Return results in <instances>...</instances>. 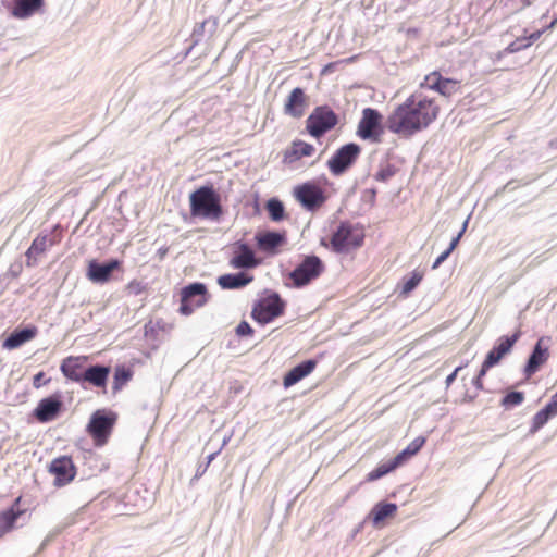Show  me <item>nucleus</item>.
<instances>
[{
  "instance_id": "nucleus-19",
  "label": "nucleus",
  "mask_w": 557,
  "mask_h": 557,
  "mask_svg": "<svg viewBox=\"0 0 557 557\" xmlns=\"http://www.w3.org/2000/svg\"><path fill=\"white\" fill-rule=\"evenodd\" d=\"M60 238L58 237H49L48 235H38L33 240L30 247L27 249L26 256V265L34 267L37 263V259L40 255H42L49 247L58 244Z\"/></svg>"
},
{
  "instance_id": "nucleus-21",
  "label": "nucleus",
  "mask_w": 557,
  "mask_h": 557,
  "mask_svg": "<svg viewBox=\"0 0 557 557\" xmlns=\"http://www.w3.org/2000/svg\"><path fill=\"white\" fill-rule=\"evenodd\" d=\"M22 497L18 496L12 506L0 511V537L4 536L15 528L16 520L25 512L21 508Z\"/></svg>"
},
{
  "instance_id": "nucleus-4",
  "label": "nucleus",
  "mask_w": 557,
  "mask_h": 557,
  "mask_svg": "<svg viewBox=\"0 0 557 557\" xmlns=\"http://www.w3.org/2000/svg\"><path fill=\"white\" fill-rule=\"evenodd\" d=\"M116 420V413L104 409L96 410L91 414L86 431L96 447H102L109 442Z\"/></svg>"
},
{
  "instance_id": "nucleus-14",
  "label": "nucleus",
  "mask_w": 557,
  "mask_h": 557,
  "mask_svg": "<svg viewBox=\"0 0 557 557\" xmlns=\"http://www.w3.org/2000/svg\"><path fill=\"white\" fill-rule=\"evenodd\" d=\"M63 409V403L60 394H54L39 400L33 414L40 423L53 421L59 417Z\"/></svg>"
},
{
  "instance_id": "nucleus-5",
  "label": "nucleus",
  "mask_w": 557,
  "mask_h": 557,
  "mask_svg": "<svg viewBox=\"0 0 557 557\" xmlns=\"http://www.w3.org/2000/svg\"><path fill=\"white\" fill-rule=\"evenodd\" d=\"M338 124L337 114L329 106L313 109L306 120V131L314 138H320Z\"/></svg>"
},
{
  "instance_id": "nucleus-51",
  "label": "nucleus",
  "mask_w": 557,
  "mask_h": 557,
  "mask_svg": "<svg viewBox=\"0 0 557 557\" xmlns=\"http://www.w3.org/2000/svg\"><path fill=\"white\" fill-rule=\"evenodd\" d=\"M557 23V18H555L549 25L547 28H553Z\"/></svg>"
},
{
  "instance_id": "nucleus-29",
  "label": "nucleus",
  "mask_w": 557,
  "mask_h": 557,
  "mask_svg": "<svg viewBox=\"0 0 557 557\" xmlns=\"http://www.w3.org/2000/svg\"><path fill=\"white\" fill-rule=\"evenodd\" d=\"M543 33L544 30H536L530 34L529 36L519 37L515 41L510 42L506 47L505 51L507 53H516L521 50H524L532 46V44L535 42L543 35Z\"/></svg>"
},
{
  "instance_id": "nucleus-8",
  "label": "nucleus",
  "mask_w": 557,
  "mask_h": 557,
  "mask_svg": "<svg viewBox=\"0 0 557 557\" xmlns=\"http://www.w3.org/2000/svg\"><path fill=\"white\" fill-rule=\"evenodd\" d=\"M208 300L207 287L202 283H193L181 290L180 312L184 315L191 314L197 308L202 307Z\"/></svg>"
},
{
  "instance_id": "nucleus-20",
  "label": "nucleus",
  "mask_w": 557,
  "mask_h": 557,
  "mask_svg": "<svg viewBox=\"0 0 557 557\" xmlns=\"http://www.w3.org/2000/svg\"><path fill=\"white\" fill-rule=\"evenodd\" d=\"M257 246L260 250L276 255L280 251V247L286 243L285 233L278 232H264L256 235Z\"/></svg>"
},
{
  "instance_id": "nucleus-30",
  "label": "nucleus",
  "mask_w": 557,
  "mask_h": 557,
  "mask_svg": "<svg viewBox=\"0 0 557 557\" xmlns=\"http://www.w3.org/2000/svg\"><path fill=\"white\" fill-rule=\"evenodd\" d=\"M557 414V408L555 407V404H552L550 401L539 412L535 413V416L532 419V426L531 431L536 432L541 428H543L547 421L555 417Z\"/></svg>"
},
{
  "instance_id": "nucleus-1",
  "label": "nucleus",
  "mask_w": 557,
  "mask_h": 557,
  "mask_svg": "<svg viewBox=\"0 0 557 557\" xmlns=\"http://www.w3.org/2000/svg\"><path fill=\"white\" fill-rule=\"evenodd\" d=\"M441 111L437 97L430 90L417 89L394 108L386 119V127L400 137H411L433 124Z\"/></svg>"
},
{
  "instance_id": "nucleus-13",
  "label": "nucleus",
  "mask_w": 557,
  "mask_h": 557,
  "mask_svg": "<svg viewBox=\"0 0 557 557\" xmlns=\"http://www.w3.org/2000/svg\"><path fill=\"white\" fill-rule=\"evenodd\" d=\"M552 337L550 336H542L537 339L532 354L529 357V360L524 367V375L529 379L534 373L539 371V369L547 362L550 357L549 346H550Z\"/></svg>"
},
{
  "instance_id": "nucleus-43",
  "label": "nucleus",
  "mask_w": 557,
  "mask_h": 557,
  "mask_svg": "<svg viewBox=\"0 0 557 557\" xmlns=\"http://www.w3.org/2000/svg\"><path fill=\"white\" fill-rule=\"evenodd\" d=\"M51 381L50 377L46 379L45 372L40 371L33 377V386L35 388H40L44 385L49 384Z\"/></svg>"
},
{
  "instance_id": "nucleus-46",
  "label": "nucleus",
  "mask_w": 557,
  "mask_h": 557,
  "mask_svg": "<svg viewBox=\"0 0 557 557\" xmlns=\"http://www.w3.org/2000/svg\"><path fill=\"white\" fill-rule=\"evenodd\" d=\"M487 371L481 367L478 375L473 379V385L476 389L482 391L484 388L483 379L486 375Z\"/></svg>"
},
{
  "instance_id": "nucleus-44",
  "label": "nucleus",
  "mask_w": 557,
  "mask_h": 557,
  "mask_svg": "<svg viewBox=\"0 0 557 557\" xmlns=\"http://www.w3.org/2000/svg\"><path fill=\"white\" fill-rule=\"evenodd\" d=\"M236 333L239 336H250L253 330L246 321H242L236 327Z\"/></svg>"
},
{
  "instance_id": "nucleus-31",
  "label": "nucleus",
  "mask_w": 557,
  "mask_h": 557,
  "mask_svg": "<svg viewBox=\"0 0 557 557\" xmlns=\"http://www.w3.org/2000/svg\"><path fill=\"white\" fill-rule=\"evenodd\" d=\"M133 370L119 366L114 370L112 391L113 393L120 392L133 377Z\"/></svg>"
},
{
  "instance_id": "nucleus-17",
  "label": "nucleus",
  "mask_w": 557,
  "mask_h": 557,
  "mask_svg": "<svg viewBox=\"0 0 557 557\" xmlns=\"http://www.w3.org/2000/svg\"><path fill=\"white\" fill-rule=\"evenodd\" d=\"M308 96L305 94L302 88H294L285 100L284 113L286 115L299 119L305 114V110L308 107Z\"/></svg>"
},
{
  "instance_id": "nucleus-45",
  "label": "nucleus",
  "mask_w": 557,
  "mask_h": 557,
  "mask_svg": "<svg viewBox=\"0 0 557 557\" xmlns=\"http://www.w3.org/2000/svg\"><path fill=\"white\" fill-rule=\"evenodd\" d=\"M467 228V221L463 223L461 231L457 234L456 237H454L449 244V247L446 249V251H449L451 253L455 248L458 246L460 238L462 237L465 231Z\"/></svg>"
},
{
  "instance_id": "nucleus-16",
  "label": "nucleus",
  "mask_w": 557,
  "mask_h": 557,
  "mask_svg": "<svg viewBox=\"0 0 557 557\" xmlns=\"http://www.w3.org/2000/svg\"><path fill=\"white\" fill-rule=\"evenodd\" d=\"M259 264L260 260L256 258L255 251L247 244H237L230 259V265L233 269H252Z\"/></svg>"
},
{
  "instance_id": "nucleus-48",
  "label": "nucleus",
  "mask_w": 557,
  "mask_h": 557,
  "mask_svg": "<svg viewBox=\"0 0 557 557\" xmlns=\"http://www.w3.org/2000/svg\"><path fill=\"white\" fill-rule=\"evenodd\" d=\"M449 251H443L434 261L432 269H437L440 264H442L449 257Z\"/></svg>"
},
{
  "instance_id": "nucleus-41",
  "label": "nucleus",
  "mask_w": 557,
  "mask_h": 557,
  "mask_svg": "<svg viewBox=\"0 0 557 557\" xmlns=\"http://www.w3.org/2000/svg\"><path fill=\"white\" fill-rule=\"evenodd\" d=\"M502 359L503 357H500L499 354H496V351L492 349L486 355V358L481 367L488 371L492 367L496 366Z\"/></svg>"
},
{
  "instance_id": "nucleus-50",
  "label": "nucleus",
  "mask_w": 557,
  "mask_h": 557,
  "mask_svg": "<svg viewBox=\"0 0 557 557\" xmlns=\"http://www.w3.org/2000/svg\"><path fill=\"white\" fill-rule=\"evenodd\" d=\"M550 403L555 404V407L557 408V392L552 396Z\"/></svg>"
},
{
  "instance_id": "nucleus-27",
  "label": "nucleus",
  "mask_w": 557,
  "mask_h": 557,
  "mask_svg": "<svg viewBox=\"0 0 557 557\" xmlns=\"http://www.w3.org/2000/svg\"><path fill=\"white\" fill-rule=\"evenodd\" d=\"M253 281V276L245 272L224 274L218 277V284L223 289L242 288Z\"/></svg>"
},
{
  "instance_id": "nucleus-34",
  "label": "nucleus",
  "mask_w": 557,
  "mask_h": 557,
  "mask_svg": "<svg viewBox=\"0 0 557 557\" xmlns=\"http://www.w3.org/2000/svg\"><path fill=\"white\" fill-rule=\"evenodd\" d=\"M400 465L398 463V461L395 458L387 463H382L367 474V481L368 482L376 481L380 478L386 475L387 473L394 471Z\"/></svg>"
},
{
  "instance_id": "nucleus-6",
  "label": "nucleus",
  "mask_w": 557,
  "mask_h": 557,
  "mask_svg": "<svg viewBox=\"0 0 557 557\" xmlns=\"http://www.w3.org/2000/svg\"><path fill=\"white\" fill-rule=\"evenodd\" d=\"M285 302L278 294L273 293L260 298L252 307L251 317L261 324H267L284 313Z\"/></svg>"
},
{
  "instance_id": "nucleus-26",
  "label": "nucleus",
  "mask_w": 557,
  "mask_h": 557,
  "mask_svg": "<svg viewBox=\"0 0 557 557\" xmlns=\"http://www.w3.org/2000/svg\"><path fill=\"white\" fill-rule=\"evenodd\" d=\"M44 5V0H14L12 15L16 18H27L38 12Z\"/></svg>"
},
{
  "instance_id": "nucleus-36",
  "label": "nucleus",
  "mask_w": 557,
  "mask_h": 557,
  "mask_svg": "<svg viewBox=\"0 0 557 557\" xmlns=\"http://www.w3.org/2000/svg\"><path fill=\"white\" fill-rule=\"evenodd\" d=\"M460 89V82L451 78H444L442 79L440 87L437 89V92H440L443 96L449 97L456 92H458Z\"/></svg>"
},
{
  "instance_id": "nucleus-22",
  "label": "nucleus",
  "mask_w": 557,
  "mask_h": 557,
  "mask_svg": "<svg viewBox=\"0 0 557 557\" xmlns=\"http://www.w3.org/2000/svg\"><path fill=\"white\" fill-rule=\"evenodd\" d=\"M119 267L120 261L115 259L106 264H99L96 261H90L87 275L92 282L104 283L110 280L111 273Z\"/></svg>"
},
{
  "instance_id": "nucleus-23",
  "label": "nucleus",
  "mask_w": 557,
  "mask_h": 557,
  "mask_svg": "<svg viewBox=\"0 0 557 557\" xmlns=\"http://www.w3.org/2000/svg\"><path fill=\"white\" fill-rule=\"evenodd\" d=\"M37 333L38 329L35 325L25 327L23 330H15L4 339L2 346L5 349H15L23 344L34 339Z\"/></svg>"
},
{
  "instance_id": "nucleus-28",
  "label": "nucleus",
  "mask_w": 557,
  "mask_h": 557,
  "mask_svg": "<svg viewBox=\"0 0 557 557\" xmlns=\"http://www.w3.org/2000/svg\"><path fill=\"white\" fill-rule=\"evenodd\" d=\"M397 512V505L393 503H379L371 510L372 523L374 527L383 525L387 518H393Z\"/></svg>"
},
{
  "instance_id": "nucleus-35",
  "label": "nucleus",
  "mask_w": 557,
  "mask_h": 557,
  "mask_svg": "<svg viewBox=\"0 0 557 557\" xmlns=\"http://www.w3.org/2000/svg\"><path fill=\"white\" fill-rule=\"evenodd\" d=\"M267 210L272 221L278 222L284 219V206L277 199H270L267 202Z\"/></svg>"
},
{
  "instance_id": "nucleus-10",
  "label": "nucleus",
  "mask_w": 557,
  "mask_h": 557,
  "mask_svg": "<svg viewBox=\"0 0 557 557\" xmlns=\"http://www.w3.org/2000/svg\"><path fill=\"white\" fill-rule=\"evenodd\" d=\"M297 200L304 208L310 211L320 209L327 200V195L314 182H308L298 186L295 190Z\"/></svg>"
},
{
  "instance_id": "nucleus-40",
  "label": "nucleus",
  "mask_w": 557,
  "mask_h": 557,
  "mask_svg": "<svg viewBox=\"0 0 557 557\" xmlns=\"http://www.w3.org/2000/svg\"><path fill=\"white\" fill-rule=\"evenodd\" d=\"M147 289H148L147 284H145L138 280H132L125 286V290L127 292L128 295H132V296H139V295L146 293Z\"/></svg>"
},
{
  "instance_id": "nucleus-2",
  "label": "nucleus",
  "mask_w": 557,
  "mask_h": 557,
  "mask_svg": "<svg viewBox=\"0 0 557 557\" xmlns=\"http://www.w3.org/2000/svg\"><path fill=\"white\" fill-rule=\"evenodd\" d=\"M189 211L193 218L219 221L224 211L220 195L212 185L197 188L189 195Z\"/></svg>"
},
{
  "instance_id": "nucleus-11",
  "label": "nucleus",
  "mask_w": 557,
  "mask_h": 557,
  "mask_svg": "<svg viewBox=\"0 0 557 557\" xmlns=\"http://www.w3.org/2000/svg\"><path fill=\"white\" fill-rule=\"evenodd\" d=\"M381 122L382 115L379 111L372 108H366L362 111V117L358 124V136L362 139L379 143L382 135Z\"/></svg>"
},
{
  "instance_id": "nucleus-18",
  "label": "nucleus",
  "mask_w": 557,
  "mask_h": 557,
  "mask_svg": "<svg viewBox=\"0 0 557 557\" xmlns=\"http://www.w3.org/2000/svg\"><path fill=\"white\" fill-rule=\"evenodd\" d=\"M315 152L313 145L300 139L293 140L292 144L283 152V162L285 164H294L302 158L312 157Z\"/></svg>"
},
{
  "instance_id": "nucleus-47",
  "label": "nucleus",
  "mask_w": 557,
  "mask_h": 557,
  "mask_svg": "<svg viewBox=\"0 0 557 557\" xmlns=\"http://www.w3.org/2000/svg\"><path fill=\"white\" fill-rule=\"evenodd\" d=\"M466 366H467V363H465V364H462V366L457 367V368H456V369H455V370H454V371H453V372H451V373L446 377V380H445V384H446V387H447V388H448V387L453 384V382L456 380L458 372H459L462 368H465Z\"/></svg>"
},
{
  "instance_id": "nucleus-42",
  "label": "nucleus",
  "mask_w": 557,
  "mask_h": 557,
  "mask_svg": "<svg viewBox=\"0 0 557 557\" xmlns=\"http://www.w3.org/2000/svg\"><path fill=\"white\" fill-rule=\"evenodd\" d=\"M395 175V169L393 165L391 164H387L383 168H381L376 174H375V180L376 181H381V182H386L387 180H389L391 177H393Z\"/></svg>"
},
{
  "instance_id": "nucleus-7",
  "label": "nucleus",
  "mask_w": 557,
  "mask_h": 557,
  "mask_svg": "<svg viewBox=\"0 0 557 557\" xmlns=\"http://www.w3.org/2000/svg\"><path fill=\"white\" fill-rule=\"evenodd\" d=\"M322 260L317 256H307L289 274L296 287L308 285L311 281L318 278L324 271Z\"/></svg>"
},
{
  "instance_id": "nucleus-12",
  "label": "nucleus",
  "mask_w": 557,
  "mask_h": 557,
  "mask_svg": "<svg viewBox=\"0 0 557 557\" xmlns=\"http://www.w3.org/2000/svg\"><path fill=\"white\" fill-rule=\"evenodd\" d=\"M361 152L357 144H347L341 147L327 161V166L334 175L343 174L357 160Z\"/></svg>"
},
{
  "instance_id": "nucleus-9",
  "label": "nucleus",
  "mask_w": 557,
  "mask_h": 557,
  "mask_svg": "<svg viewBox=\"0 0 557 557\" xmlns=\"http://www.w3.org/2000/svg\"><path fill=\"white\" fill-rule=\"evenodd\" d=\"M48 472L53 476V485L58 488L70 484L77 474V468L70 456H59L49 463Z\"/></svg>"
},
{
  "instance_id": "nucleus-15",
  "label": "nucleus",
  "mask_w": 557,
  "mask_h": 557,
  "mask_svg": "<svg viewBox=\"0 0 557 557\" xmlns=\"http://www.w3.org/2000/svg\"><path fill=\"white\" fill-rule=\"evenodd\" d=\"M87 356H69L64 358L60 366V371L70 381L76 383H84L83 375H85V363Z\"/></svg>"
},
{
  "instance_id": "nucleus-3",
  "label": "nucleus",
  "mask_w": 557,
  "mask_h": 557,
  "mask_svg": "<svg viewBox=\"0 0 557 557\" xmlns=\"http://www.w3.org/2000/svg\"><path fill=\"white\" fill-rule=\"evenodd\" d=\"M364 231L357 224L342 222L333 233L330 245L333 251L337 253H348L363 245Z\"/></svg>"
},
{
  "instance_id": "nucleus-32",
  "label": "nucleus",
  "mask_w": 557,
  "mask_h": 557,
  "mask_svg": "<svg viewBox=\"0 0 557 557\" xmlns=\"http://www.w3.org/2000/svg\"><path fill=\"white\" fill-rule=\"evenodd\" d=\"M424 443V437H416L403 451L396 455L395 459L401 465L405 460L414 456L423 447Z\"/></svg>"
},
{
  "instance_id": "nucleus-38",
  "label": "nucleus",
  "mask_w": 557,
  "mask_h": 557,
  "mask_svg": "<svg viewBox=\"0 0 557 557\" xmlns=\"http://www.w3.org/2000/svg\"><path fill=\"white\" fill-rule=\"evenodd\" d=\"M524 400V394L522 392H510L502 399V406L505 408H511L522 404Z\"/></svg>"
},
{
  "instance_id": "nucleus-37",
  "label": "nucleus",
  "mask_w": 557,
  "mask_h": 557,
  "mask_svg": "<svg viewBox=\"0 0 557 557\" xmlns=\"http://www.w3.org/2000/svg\"><path fill=\"white\" fill-rule=\"evenodd\" d=\"M423 272L414 270L411 276L403 284L401 295L408 296L422 281Z\"/></svg>"
},
{
  "instance_id": "nucleus-33",
  "label": "nucleus",
  "mask_w": 557,
  "mask_h": 557,
  "mask_svg": "<svg viewBox=\"0 0 557 557\" xmlns=\"http://www.w3.org/2000/svg\"><path fill=\"white\" fill-rule=\"evenodd\" d=\"M520 337V332L515 333L511 336H502L497 345L493 347V350L496 351V354H499L500 357L506 356L510 350L512 349L513 345L517 343V341Z\"/></svg>"
},
{
  "instance_id": "nucleus-39",
  "label": "nucleus",
  "mask_w": 557,
  "mask_h": 557,
  "mask_svg": "<svg viewBox=\"0 0 557 557\" xmlns=\"http://www.w3.org/2000/svg\"><path fill=\"white\" fill-rule=\"evenodd\" d=\"M442 79L443 77L438 72H432L425 76L420 89H424V86H426L430 90L437 91Z\"/></svg>"
},
{
  "instance_id": "nucleus-24",
  "label": "nucleus",
  "mask_w": 557,
  "mask_h": 557,
  "mask_svg": "<svg viewBox=\"0 0 557 557\" xmlns=\"http://www.w3.org/2000/svg\"><path fill=\"white\" fill-rule=\"evenodd\" d=\"M317 367L315 360H307L294 367L283 379V385L288 388L309 375Z\"/></svg>"
},
{
  "instance_id": "nucleus-25",
  "label": "nucleus",
  "mask_w": 557,
  "mask_h": 557,
  "mask_svg": "<svg viewBox=\"0 0 557 557\" xmlns=\"http://www.w3.org/2000/svg\"><path fill=\"white\" fill-rule=\"evenodd\" d=\"M110 368L106 366H91L85 370L83 375L84 382L89 383L94 387L106 389Z\"/></svg>"
},
{
  "instance_id": "nucleus-49",
  "label": "nucleus",
  "mask_w": 557,
  "mask_h": 557,
  "mask_svg": "<svg viewBox=\"0 0 557 557\" xmlns=\"http://www.w3.org/2000/svg\"><path fill=\"white\" fill-rule=\"evenodd\" d=\"M169 251V248L168 247H163V248H160L158 250V255H159V258L160 259H163L165 257V255L168 253Z\"/></svg>"
}]
</instances>
